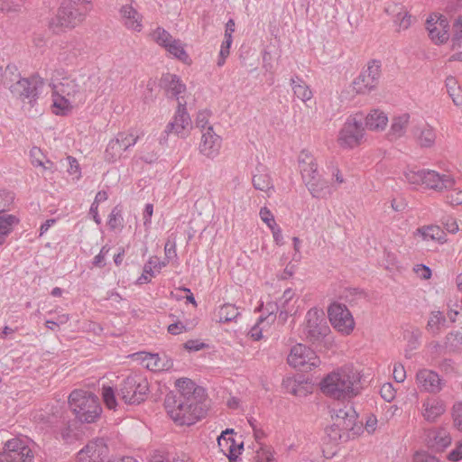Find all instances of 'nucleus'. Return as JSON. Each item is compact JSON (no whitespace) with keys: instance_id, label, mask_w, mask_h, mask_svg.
<instances>
[{"instance_id":"nucleus-1","label":"nucleus","mask_w":462,"mask_h":462,"mask_svg":"<svg viewBox=\"0 0 462 462\" xmlns=\"http://www.w3.org/2000/svg\"><path fill=\"white\" fill-rule=\"evenodd\" d=\"M363 373L352 364L338 366L320 382L321 392L338 401H349L359 395L363 389Z\"/></svg>"},{"instance_id":"nucleus-2","label":"nucleus","mask_w":462,"mask_h":462,"mask_svg":"<svg viewBox=\"0 0 462 462\" xmlns=\"http://www.w3.org/2000/svg\"><path fill=\"white\" fill-rule=\"evenodd\" d=\"M404 180L413 189H423L436 193L452 190L457 179L449 170L439 171L429 168H409L403 172Z\"/></svg>"},{"instance_id":"nucleus-3","label":"nucleus","mask_w":462,"mask_h":462,"mask_svg":"<svg viewBox=\"0 0 462 462\" xmlns=\"http://www.w3.org/2000/svg\"><path fill=\"white\" fill-rule=\"evenodd\" d=\"M84 92L76 79L66 77L57 84H52L51 109L52 114L66 115L82 103Z\"/></svg>"},{"instance_id":"nucleus-4","label":"nucleus","mask_w":462,"mask_h":462,"mask_svg":"<svg viewBox=\"0 0 462 462\" xmlns=\"http://www.w3.org/2000/svg\"><path fill=\"white\" fill-rule=\"evenodd\" d=\"M165 409L169 416L179 425H193L205 415V410L199 396L167 397Z\"/></svg>"},{"instance_id":"nucleus-5","label":"nucleus","mask_w":462,"mask_h":462,"mask_svg":"<svg viewBox=\"0 0 462 462\" xmlns=\"http://www.w3.org/2000/svg\"><path fill=\"white\" fill-rule=\"evenodd\" d=\"M298 167L302 180L313 198L323 199L332 193L328 181L319 173L318 164L313 154L302 150L298 156Z\"/></svg>"},{"instance_id":"nucleus-6","label":"nucleus","mask_w":462,"mask_h":462,"mask_svg":"<svg viewBox=\"0 0 462 462\" xmlns=\"http://www.w3.org/2000/svg\"><path fill=\"white\" fill-rule=\"evenodd\" d=\"M92 9L93 5L88 0H63L51 27L57 31L75 28L86 20Z\"/></svg>"},{"instance_id":"nucleus-7","label":"nucleus","mask_w":462,"mask_h":462,"mask_svg":"<svg viewBox=\"0 0 462 462\" xmlns=\"http://www.w3.org/2000/svg\"><path fill=\"white\" fill-rule=\"evenodd\" d=\"M68 402L76 419L80 422L93 423L101 415L99 400L91 392L76 389L69 393Z\"/></svg>"},{"instance_id":"nucleus-8","label":"nucleus","mask_w":462,"mask_h":462,"mask_svg":"<svg viewBox=\"0 0 462 462\" xmlns=\"http://www.w3.org/2000/svg\"><path fill=\"white\" fill-rule=\"evenodd\" d=\"M325 313L322 309L313 307L310 309L300 325V337L312 344H320L329 335Z\"/></svg>"},{"instance_id":"nucleus-9","label":"nucleus","mask_w":462,"mask_h":462,"mask_svg":"<svg viewBox=\"0 0 462 462\" xmlns=\"http://www.w3.org/2000/svg\"><path fill=\"white\" fill-rule=\"evenodd\" d=\"M148 392L147 380L141 374H134L122 382L118 394L125 403L134 405L143 402Z\"/></svg>"},{"instance_id":"nucleus-10","label":"nucleus","mask_w":462,"mask_h":462,"mask_svg":"<svg viewBox=\"0 0 462 462\" xmlns=\"http://www.w3.org/2000/svg\"><path fill=\"white\" fill-rule=\"evenodd\" d=\"M0 462H34L32 442L24 438H14L5 442Z\"/></svg>"},{"instance_id":"nucleus-11","label":"nucleus","mask_w":462,"mask_h":462,"mask_svg":"<svg viewBox=\"0 0 462 462\" xmlns=\"http://www.w3.org/2000/svg\"><path fill=\"white\" fill-rule=\"evenodd\" d=\"M365 136V126L362 118H347L338 131L337 142L342 150H353L358 147Z\"/></svg>"},{"instance_id":"nucleus-12","label":"nucleus","mask_w":462,"mask_h":462,"mask_svg":"<svg viewBox=\"0 0 462 462\" xmlns=\"http://www.w3.org/2000/svg\"><path fill=\"white\" fill-rule=\"evenodd\" d=\"M381 61L372 60L366 68L353 80V91L356 94L366 95L374 90L381 78Z\"/></svg>"},{"instance_id":"nucleus-13","label":"nucleus","mask_w":462,"mask_h":462,"mask_svg":"<svg viewBox=\"0 0 462 462\" xmlns=\"http://www.w3.org/2000/svg\"><path fill=\"white\" fill-rule=\"evenodd\" d=\"M288 364L301 371H311L319 367L321 360L317 353L306 345L298 343L294 345L287 357Z\"/></svg>"},{"instance_id":"nucleus-14","label":"nucleus","mask_w":462,"mask_h":462,"mask_svg":"<svg viewBox=\"0 0 462 462\" xmlns=\"http://www.w3.org/2000/svg\"><path fill=\"white\" fill-rule=\"evenodd\" d=\"M43 84L44 82L40 77L21 78L10 86V91L23 102L33 106L41 94Z\"/></svg>"},{"instance_id":"nucleus-15","label":"nucleus","mask_w":462,"mask_h":462,"mask_svg":"<svg viewBox=\"0 0 462 462\" xmlns=\"http://www.w3.org/2000/svg\"><path fill=\"white\" fill-rule=\"evenodd\" d=\"M207 117H201L198 125L201 127L202 135L199 144L200 154L208 159L214 160L220 153L222 147V138L216 134L214 128L208 124Z\"/></svg>"},{"instance_id":"nucleus-16","label":"nucleus","mask_w":462,"mask_h":462,"mask_svg":"<svg viewBox=\"0 0 462 462\" xmlns=\"http://www.w3.org/2000/svg\"><path fill=\"white\" fill-rule=\"evenodd\" d=\"M328 316L332 327L342 335L348 336L354 331L356 322L345 304L332 302L328 308Z\"/></svg>"},{"instance_id":"nucleus-17","label":"nucleus","mask_w":462,"mask_h":462,"mask_svg":"<svg viewBox=\"0 0 462 462\" xmlns=\"http://www.w3.org/2000/svg\"><path fill=\"white\" fill-rule=\"evenodd\" d=\"M161 85L165 89L166 94L171 97H174L178 102L175 116H187V103L182 96L186 92L187 88L180 78L176 74H163L161 79Z\"/></svg>"},{"instance_id":"nucleus-18","label":"nucleus","mask_w":462,"mask_h":462,"mask_svg":"<svg viewBox=\"0 0 462 462\" xmlns=\"http://www.w3.org/2000/svg\"><path fill=\"white\" fill-rule=\"evenodd\" d=\"M112 458L106 441L100 438L90 440L77 456L78 462H111Z\"/></svg>"},{"instance_id":"nucleus-19","label":"nucleus","mask_w":462,"mask_h":462,"mask_svg":"<svg viewBox=\"0 0 462 462\" xmlns=\"http://www.w3.org/2000/svg\"><path fill=\"white\" fill-rule=\"evenodd\" d=\"M415 383L420 392L432 394L441 392L445 385L441 376L428 368H420L416 372Z\"/></svg>"},{"instance_id":"nucleus-20","label":"nucleus","mask_w":462,"mask_h":462,"mask_svg":"<svg viewBox=\"0 0 462 462\" xmlns=\"http://www.w3.org/2000/svg\"><path fill=\"white\" fill-rule=\"evenodd\" d=\"M446 410L445 402L439 396L428 395L421 400L420 412L427 422H436L446 412Z\"/></svg>"},{"instance_id":"nucleus-21","label":"nucleus","mask_w":462,"mask_h":462,"mask_svg":"<svg viewBox=\"0 0 462 462\" xmlns=\"http://www.w3.org/2000/svg\"><path fill=\"white\" fill-rule=\"evenodd\" d=\"M426 28L430 40L437 43H443L448 41V22L443 15L431 14L426 21Z\"/></svg>"},{"instance_id":"nucleus-22","label":"nucleus","mask_w":462,"mask_h":462,"mask_svg":"<svg viewBox=\"0 0 462 462\" xmlns=\"http://www.w3.org/2000/svg\"><path fill=\"white\" fill-rule=\"evenodd\" d=\"M294 298L295 291L288 288L274 304H267V310L269 312L273 310V313H278L279 319L285 322L288 317L294 311Z\"/></svg>"},{"instance_id":"nucleus-23","label":"nucleus","mask_w":462,"mask_h":462,"mask_svg":"<svg viewBox=\"0 0 462 462\" xmlns=\"http://www.w3.org/2000/svg\"><path fill=\"white\" fill-rule=\"evenodd\" d=\"M217 444L221 451L230 461H236L243 449V442H236L234 430L226 429L217 438Z\"/></svg>"},{"instance_id":"nucleus-24","label":"nucleus","mask_w":462,"mask_h":462,"mask_svg":"<svg viewBox=\"0 0 462 462\" xmlns=\"http://www.w3.org/2000/svg\"><path fill=\"white\" fill-rule=\"evenodd\" d=\"M252 183L256 190L264 192L271 197L274 192V184L268 169L263 165L255 168L252 177Z\"/></svg>"},{"instance_id":"nucleus-25","label":"nucleus","mask_w":462,"mask_h":462,"mask_svg":"<svg viewBox=\"0 0 462 462\" xmlns=\"http://www.w3.org/2000/svg\"><path fill=\"white\" fill-rule=\"evenodd\" d=\"M412 134L420 148H431L435 144L437 138L436 131L425 122L416 125Z\"/></svg>"},{"instance_id":"nucleus-26","label":"nucleus","mask_w":462,"mask_h":462,"mask_svg":"<svg viewBox=\"0 0 462 462\" xmlns=\"http://www.w3.org/2000/svg\"><path fill=\"white\" fill-rule=\"evenodd\" d=\"M332 418L335 420V426L343 430H347L355 425L356 412L351 405H345L335 410Z\"/></svg>"},{"instance_id":"nucleus-27","label":"nucleus","mask_w":462,"mask_h":462,"mask_svg":"<svg viewBox=\"0 0 462 462\" xmlns=\"http://www.w3.org/2000/svg\"><path fill=\"white\" fill-rule=\"evenodd\" d=\"M142 362L148 370L160 372L169 370L172 366V361L166 356H161L159 354L152 353H142Z\"/></svg>"},{"instance_id":"nucleus-28","label":"nucleus","mask_w":462,"mask_h":462,"mask_svg":"<svg viewBox=\"0 0 462 462\" xmlns=\"http://www.w3.org/2000/svg\"><path fill=\"white\" fill-rule=\"evenodd\" d=\"M120 14L122 22L127 29L134 32L142 31V15L132 5H123L120 9Z\"/></svg>"},{"instance_id":"nucleus-29","label":"nucleus","mask_w":462,"mask_h":462,"mask_svg":"<svg viewBox=\"0 0 462 462\" xmlns=\"http://www.w3.org/2000/svg\"><path fill=\"white\" fill-rule=\"evenodd\" d=\"M428 439L430 446L437 451H443L452 441L449 432L444 428H437L430 430Z\"/></svg>"},{"instance_id":"nucleus-30","label":"nucleus","mask_w":462,"mask_h":462,"mask_svg":"<svg viewBox=\"0 0 462 462\" xmlns=\"http://www.w3.org/2000/svg\"><path fill=\"white\" fill-rule=\"evenodd\" d=\"M416 235L420 236L423 241H434L439 245L447 242V236L445 231L437 225H428L419 227L416 230Z\"/></svg>"},{"instance_id":"nucleus-31","label":"nucleus","mask_w":462,"mask_h":462,"mask_svg":"<svg viewBox=\"0 0 462 462\" xmlns=\"http://www.w3.org/2000/svg\"><path fill=\"white\" fill-rule=\"evenodd\" d=\"M282 384L287 393L299 397L307 396L311 393L313 390V385L310 382L306 381V383H303L292 377L284 379Z\"/></svg>"},{"instance_id":"nucleus-32","label":"nucleus","mask_w":462,"mask_h":462,"mask_svg":"<svg viewBox=\"0 0 462 462\" xmlns=\"http://www.w3.org/2000/svg\"><path fill=\"white\" fill-rule=\"evenodd\" d=\"M240 314L238 307L232 303H224L215 310V317L219 323L236 321Z\"/></svg>"},{"instance_id":"nucleus-33","label":"nucleus","mask_w":462,"mask_h":462,"mask_svg":"<svg viewBox=\"0 0 462 462\" xmlns=\"http://www.w3.org/2000/svg\"><path fill=\"white\" fill-rule=\"evenodd\" d=\"M192 128L191 117H174V120L168 124L165 133L175 134L177 135L185 136Z\"/></svg>"},{"instance_id":"nucleus-34","label":"nucleus","mask_w":462,"mask_h":462,"mask_svg":"<svg viewBox=\"0 0 462 462\" xmlns=\"http://www.w3.org/2000/svg\"><path fill=\"white\" fill-rule=\"evenodd\" d=\"M291 86L294 96L304 103L311 100L313 93L309 85L300 77L291 79Z\"/></svg>"},{"instance_id":"nucleus-35","label":"nucleus","mask_w":462,"mask_h":462,"mask_svg":"<svg viewBox=\"0 0 462 462\" xmlns=\"http://www.w3.org/2000/svg\"><path fill=\"white\" fill-rule=\"evenodd\" d=\"M19 222L20 219L15 215L0 214V245L5 242L7 236Z\"/></svg>"},{"instance_id":"nucleus-36","label":"nucleus","mask_w":462,"mask_h":462,"mask_svg":"<svg viewBox=\"0 0 462 462\" xmlns=\"http://www.w3.org/2000/svg\"><path fill=\"white\" fill-rule=\"evenodd\" d=\"M143 134V133L140 130L130 129L127 132L118 133L115 140L118 141L122 148L126 151L134 146Z\"/></svg>"},{"instance_id":"nucleus-37","label":"nucleus","mask_w":462,"mask_h":462,"mask_svg":"<svg viewBox=\"0 0 462 462\" xmlns=\"http://www.w3.org/2000/svg\"><path fill=\"white\" fill-rule=\"evenodd\" d=\"M276 316H273V310L269 312V314L265 317L260 316L256 323L250 328L248 332L250 337L254 341L262 339L263 331L265 328V324H270L271 322H273Z\"/></svg>"},{"instance_id":"nucleus-38","label":"nucleus","mask_w":462,"mask_h":462,"mask_svg":"<svg viewBox=\"0 0 462 462\" xmlns=\"http://www.w3.org/2000/svg\"><path fill=\"white\" fill-rule=\"evenodd\" d=\"M175 386L178 389L180 394L175 395L176 398H187L190 396H199L198 388L195 383L189 378H180L176 380Z\"/></svg>"},{"instance_id":"nucleus-39","label":"nucleus","mask_w":462,"mask_h":462,"mask_svg":"<svg viewBox=\"0 0 462 462\" xmlns=\"http://www.w3.org/2000/svg\"><path fill=\"white\" fill-rule=\"evenodd\" d=\"M125 152L120 143L112 139L109 141L104 154L105 161L109 163H114L120 159L123 152Z\"/></svg>"},{"instance_id":"nucleus-40","label":"nucleus","mask_w":462,"mask_h":462,"mask_svg":"<svg viewBox=\"0 0 462 462\" xmlns=\"http://www.w3.org/2000/svg\"><path fill=\"white\" fill-rule=\"evenodd\" d=\"M446 318L442 311L434 310L430 312L428 323L427 329L433 335H437L439 333L441 327L445 324Z\"/></svg>"},{"instance_id":"nucleus-41","label":"nucleus","mask_w":462,"mask_h":462,"mask_svg":"<svg viewBox=\"0 0 462 462\" xmlns=\"http://www.w3.org/2000/svg\"><path fill=\"white\" fill-rule=\"evenodd\" d=\"M165 50L174 56L175 58L179 59L182 62H189V57L186 51L184 50V47L180 40L173 39L170 44H167L165 47Z\"/></svg>"},{"instance_id":"nucleus-42","label":"nucleus","mask_w":462,"mask_h":462,"mask_svg":"<svg viewBox=\"0 0 462 462\" xmlns=\"http://www.w3.org/2000/svg\"><path fill=\"white\" fill-rule=\"evenodd\" d=\"M446 87L454 104L457 106L462 105V88L457 84V79L454 77L447 78Z\"/></svg>"},{"instance_id":"nucleus-43","label":"nucleus","mask_w":462,"mask_h":462,"mask_svg":"<svg viewBox=\"0 0 462 462\" xmlns=\"http://www.w3.org/2000/svg\"><path fill=\"white\" fill-rule=\"evenodd\" d=\"M30 158L34 167H42L45 171H52L53 163L49 160H46V162H44L43 159L45 156L40 148L32 147L30 151Z\"/></svg>"},{"instance_id":"nucleus-44","label":"nucleus","mask_w":462,"mask_h":462,"mask_svg":"<svg viewBox=\"0 0 462 462\" xmlns=\"http://www.w3.org/2000/svg\"><path fill=\"white\" fill-rule=\"evenodd\" d=\"M408 118L409 117H394L389 133L391 140L400 138L404 134L408 125Z\"/></svg>"},{"instance_id":"nucleus-45","label":"nucleus","mask_w":462,"mask_h":462,"mask_svg":"<svg viewBox=\"0 0 462 462\" xmlns=\"http://www.w3.org/2000/svg\"><path fill=\"white\" fill-rule=\"evenodd\" d=\"M364 122L365 128L373 131H381L385 128L388 123V117H361Z\"/></svg>"},{"instance_id":"nucleus-46","label":"nucleus","mask_w":462,"mask_h":462,"mask_svg":"<svg viewBox=\"0 0 462 462\" xmlns=\"http://www.w3.org/2000/svg\"><path fill=\"white\" fill-rule=\"evenodd\" d=\"M102 399L105 405L109 410H116L117 406L116 392L111 386L103 385L102 387Z\"/></svg>"},{"instance_id":"nucleus-47","label":"nucleus","mask_w":462,"mask_h":462,"mask_svg":"<svg viewBox=\"0 0 462 462\" xmlns=\"http://www.w3.org/2000/svg\"><path fill=\"white\" fill-rule=\"evenodd\" d=\"M124 218L122 216V209L119 206H116L112 208L108 219L107 226L111 230H116L119 226H123Z\"/></svg>"},{"instance_id":"nucleus-48","label":"nucleus","mask_w":462,"mask_h":462,"mask_svg":"<svg viewBox=\"0 0 462 462\" xmlns=\"http://www.w3.org/2000/svg\"><path fill=\"white\" fill-rule=\"evenodd\" d=\"M152 38L156 43L163 48H165L167 44H170V42L173 40L170 32L162 27L156 28L152 32Z\"/></svg>"},{"instance_id":"nucleus-49","label":"nucleus","mask_w":462,"mask_h":462,"mask_svg":"<svg viewBox=\"0 0 462 462\" xmlns=\"http://www.w3.org/2000/svg\"><path fill=\"white\" fill-rule=\"evenodd\" d=\"M261 220L271 229L277 226L274 216L267 207H262L259 211Z\"/></svg>"},{"instance_id":"nucleus-50","label":"nucleus","mask_w":462,"mask_h":462,"mask_svg":"<svg viewBox=\"0 0 462 462\" xmlns=\"http://www.w3.org/2000/svg\"><path fill=\"white\" fill-rule=\"evenodd\" d=\"M380 395L384 401L391 402L396 396V391L391 383H385L380 388Z\"/></svg>"},{"instance_id":"nucleus-51","label":"nucleus","mask_w":462,"mask_h":462,"mask_svg":"<svg viewBox=\"0 0 462 462\" xmlns=\"http://www.w3.org/2000/svg\"><path fill=\"white\" fill-rule=\"evenodd\" d=\"M394 22L397 23L399 30H406L411 24V16L407 12H399Z\"/></svg>"},{"instance_id":"nucleus-52","label":"nucleus","mask_w":462,"mask_h":462,"mask_svg":"<svg viewBox=\"0 0 462 462\" xmlns=\"http://www.w3.org/2000/svg\"><path fill=\"white\" fill-rule=\"evenodd\" d=\"M453 38L454 45L459 46L462 42V16H459L453 24Z\"/></svg>"},{"instance_id":"nucleus-53","label":"nucleus","mask_w":462,"mask_h":462,"mask_svg":"<svg viewBox=\"0 0 462 462\" xmlns=\"http://www.w3.org/2000/svg\"><path fill=\"white\" fill-rule=\"evenodd\" d=\"M452 417L455 426L462 431V402H456L453 405Z\"/></svg>"},{"instance_id":"nucleus-54","label":"nucleus","mask_w":462,"mask_h":462,"mask_svg":"<svg viewBox=\"0 0 462 462\" xmlns=\"http://www.w3.org/2000/svg\"><path fill=\"white\" fill-rule=\"evenodd\" d=\"M446 196V202L451 206L462 205V189H452Z\"/></svg>"},{"instance_id":"nucleus-55","label":"nucleus","mask_w":462,"mask_h":462,"mask_svg":"<svg viewBox=\"0 0 462 462\" xmlns=\"http://www.w3.org/2000/svg\"><path fill=\"white\" fill-rule=\"evenodd\" d=\"M413 272L422 280H429L432 275L431 269L428 265L422 263L415 264L413 266Z\"/></svg>"},{"instance_id":"nucleus-56","label":"nucleus","mask_w":462,"mask_h":462,"mask_svg":"<svg viewBox=\"0 0 462 462\" xmlns=\"http://www.w3.org/2000/svg\"><path fill=\"white\" fill-rule=\"evenodd\" d=\"M67 160L69 162V169L68 172L70 175H75L77 180H79L81 177V169L78 160L72 156H68Z\"/></svg>"},{"instance_id":"nucleus-57","label":"nucleus","mask_w":462,"mask_h":462,"mask_svg":"<svg viewBox=\"0 0 462 462\" xmlns=\"http://www.w3.org/2000/svg\"><path fill=\"white\" fill-rule=\"evenodd\" d=\"M110 251L108 245H103L99 253L93 258V265L97 267H103L105 265V258Z\"/></svg>"},{"instance_id":"nucleus-58","label":"nucleus","mask_w":462,"mask_h":462,"mask_svg":"<svg viewBox=\"0 0 462 462\" xmlns=\"http://www.w3.org/2000/svg\"><path fill=\"white\" fill-rule=\"evenodd\" d=\"M412 462H439V460L428 452L418 451L413 455Z\"/></svg>"},{"instance_id":"nucleus-59","label":"nucleus","mask_w":462,"mask_h":462,"mask_svg":"<svg viewBox=\"0 0 462 462\" xmlns=\"http://www.w3.org/2000/svg\"><path fill=\"white\" fill-rule=\"evenodd\" d=\"M393 375L397 383H402L406 379V371L402 364L396 363L393 365Z\"/></svg>"},{"instance_id":"nucleus-60","label":"nucleus","mask_w":462,"mask_h":462,"mask_svg":"<svg viewBox=\"0 0 462 462\" xmlns=\"http://www.w3.org/2000/svg\"><path fill=\"white\" fill-rule=\"evenodd\" d=\"M448 459L452 462L462 460V440L456 443L454 448L448 453Z\"/></svg>"},{"instance_id":"nucleus-61","label":"nucleus","mask_w":462,"mask_h":462,"mask_svg":"<svg viewBox=\"0 0 462 462\" xmlns=\"http://www.w3.org/2000/svg\"><path fill=\"white\" fill-rule=\"evenodd\" d=\"M185 349L197 352L207 347V345L199 339H189L184 344Z\"/></svg>"},{"instance_id":"nucleus-62","label":"nucleus","mask_w":462,"mask_h":462,"mask_svg":"<svg viewBox=\"0 0 462 462\" xmlns=\"http://www.w3.org/2000/svg\"><path fill=\"white\" fill-rule=\"evenodd\" d=\"M153 214V205L152 203H147L144 206L143 209V226L145 228H150L152 225V217Z\"/></svg>"},{"instance_id":"nucleus-63","label":"nucleus","mask_w":462,"mask_h":462,"mask_svg":"<svg viewBox=\"0 0 462 462\" xmlns=\"http://www.w3.org/2000/svg\"><path fill=\"white\" fill-rule=\"evenodd\" d=\"M20 9V5L14 4L9 0H0V12L3 13H15Z\"/></svg>"},{"instance_id":"nucleus-64","label":"nucleus","mask_w":462,"mask_h":462,"mask_svg":"<svg viewBox=\"0 0 462 462\" xmlns=\"http://www.w3.org/2000/svg\"><path fill=\"white\" fill-rule=\"evenodd\" d=\"M187 331V326L180 322H173L168 326V332L173 336L180 335Z\"/></svg>"}]
</instances>
